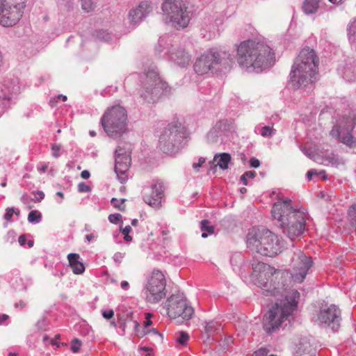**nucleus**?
Instances as JSON below:
<instances>
[{"instance_id": "obj_7", "label": "nucleus", "mask_w": 356, "mask_h": 356, "mask_svg": "<svg viewBox=\"0 0 356 356\" xmlns=\"http://www.w3.org/2000/svg\"><path fill=\"white\" fill-rule=\"evenodd\" d=\"M127 111L121 106L108 108L102 118V124L111 136L122 134L127 129Z\"/></svg>"}, {"instance_id": "obj_52", "label": "nucleus", "mask_w": 356, "mask_h": 356, "mask_svg": "<svg viewBox=\"0 0 356 356\" xmlns=\"http://www.w3.org/2000/svg\"><path fill=\"white\" fill-rule=\"evenodd\" d=\"M26 304L24 301H19L18 303L16 304V307H20L22 309L26 307Z\"/></svg>"}, {"instance_id": "obj_2", "label": "nucleus", "mask_w": 356, "mask_h": 356, "mask_svg": "<svg viewBox=\"0 0 356 356\" xmlns=\"http://www.w3.org/2000/svg\"><path fill=\"white\" fill-rule=\"evenodd\" d=\"M273 57L269 46L253 40L241 42L236 49V60L245 69L261 71L270 64Z\"/></svg>"}, {"instance_id": "obj_46", "label": "nucleus", "mask_w": 356, "mask_h": 356, "mask_svg": "<svg viewBox=\"0 0 356 356\" xmlns=\"http://www.w3.org/2000/svg\"><path fill=\"white\" fill-rule=\"evenodd\" d=\"M90 174L89 171L86 170H83L81 173V177L84 179H88L90 177Z\"/></svg>"}, {"instance_id": "obj_28", "label": "nucleus", "mask_w": 356, "mask_h": 356, "mask_svg": "<svg viewBox=\"0 0 356 356\" xmlns=\"http://www.w3.org/2000/svg\"><path fill=\"white\" fill-rule=\"evenodd\" d=\"M220 329V325L216 321H209L206 323L204 331L207 334H211Z\"/></svg>"}, {"instance_id": "obj_30", "label": "nucleus", "mask_w": 356, "mask_h": 356, "mask_svg": "<svg viewBox=\"0 0 356 356\" xmlns=\"http://www.w3.org/2000/svg\"><path fill=\"white\" fill-rule=\"evenodd\" d=\"M124 201V199L118 200L117 198H113L111 200V204L115 208L118 209L120 211H124L126 207Z\"/></svg>"}, {"instance_id": "obj_50", "label": "nucleus", "mask_w": 356, "mask_h": 356, "mask_svg": "<svg viewBox=\"0 0 356 356\" xmlns=\"http://www.w3.org/2000/svg\"><path fill=\"white\" fill-rule=\"evenodd\" d=\"M26 237L24 236H20L19 237L18 241L21 245H24L26 243Z\"/></svg>"}, {"instance_id": "obj_47", "label": "nucleus", "mask_w": 356, "mask_h": 356, "mask_svg": "<svg viewBox=\"0 0 356 356\" xmlns=\"http://www.w3.org/2000/svg\"><path fill=\"white\" fill-rule=\"evenodd\" d=\"M317 175V172L315 170H309L307 173V177L309 180H311L313 175Z\"/></svg>"}, {"instance_id": "obj_61", "label": "nucleus", "mask_w": 356, "mask_h": 356, "mask_svg": "<svg viewBox=\"0 0 356 356\" xmlns=\"http://www.w3.org/2000/svg\"><path fill=\"white\" fill-rule=\"evenodd\" d=\"M58 98H61L63 101L67 100V97L65 95H59Z\"/></svg>"}, {"instance_id": "obj_19", "label": "nucleus", "mask_w": 356, "mask_h": 356, "mask_svg": "<svg viewBox=\"0 0 356 356\" xmlns=\"http://www.w3.org/2000/svg\"><path fill=\"white\" fill-rule=\"evenodd\" d=\"M131 164V157L128 154L122 153V149L118 147L115 150V171L118 174H124L127 172Z\"/></svg>"}, {"instance_id": "obj_34", "label": "nucleus", "mask_w": 356, "mask_h": 356, "mask_svg": "<svg viewBox=\"0 0 356 356\" xmlns=\"http://www.w3.org/2000/svg\"><path fill=\"white\" fill-rule=\"evenodd\" d=\"M41 218V214L38 211H31L28 216L29 222L38 221Z\"/></svg>"}, {"instance_id": "obj_51", "label": "nucleus", "mask_w": 356, "mask_h": 356, "mask_svg": "<svg viewBox=\"0 0 356 356\" xmlns=\"http://www.w3.org/2000/svg\"><path fill=\"white\" fill-rule=\"evenodd\" d=\"M128 286H129V283H128V282H127V281H123V282H121V287H122L123 289H124V290L127 289Z\"/></svg>"}, {"instance_id": "obj_14", "label": "nucleus", "mask_w": 356, "mask_h": 356, "mask_svg": "<svg viewBox=\"0 0 356 356\" xmlns=\"http://www.w3.org/2000/svg\"><path fill=\"white\" fill-rule=\"evenodd\" d=\"M24 8L0 3V24L5 27L15 25L22 18Z\"/></svg>"}, {"instance_id": "obj_31", "label": "nucleus", "mask_w": 356, "mask_h": 356, "mask_svg": "<svg viewBox=\"0 0 356 356\" xmlns=\"http://www.w3.org/2000/svg\"><path fill=\"white\" fill-rule=\"evenodd\" d=\"M348 214L351 218V223L356 225V204H353L349 208Z\"/></svg>"}, {"instance_id": "obj_48", "label": "nucleus", "mask_w": 356, "mask_h": 356, "mask_svg": "<svg viewBox=\"0 0 356 356\" xmlns=\"http://www.w3.org/2000/svg\"><path fill=\"white\" fill-rule=\"evenodd\" d=\"M131 231V227L129 225H128L122 229V233L124 235L127 236V234H129Z\"/></svg>"}, {"instance_id": "obj_13", "label": "nucleus", "mask_w": 356, "mask_h": 356, "mask_svg": "<svg viewBox=\"0 0 356 356\" xmlns=\"http://www.w3.org/2000/svg\"><path fill=\"white\" fill-rule=\"evenodd\" d=\"M291 277L294 282H302L305 280L308 270L312 266L311 257L306 256L302 251L298 250L292 258Z\"/></svg>"}, {"instance_id": "obj_64", "label": "nucleus", "mask_w": 356, "mask_h": 356, "mask_svg": "<svg viewBox=\"0 0 356 356\" xmlns=\"http://www.w3.org/2000/svg\"><path fill=\"white\" fill-rule=\"evenodd\" d=\"M8 356H17V353H10Z\"/></svg>"}, {"instance_id": "obj_63", "label": "nucleus", "mask_w": 356, "mask_h": 356, "mask_svg": "<svg viewBox=\"0 0 356 356\" xmlns=\"http://www.w3.org/2000/svg\"><path fill=\"white\" fill-rule=\"evenodd\" d=\"M47 165H43V166H42V168H41V170H42V172H45V171H46V170H47Z\"/></svg>"}, {"instance_id": "obj_23", "label": "nucleus", "mask_w": 356, "mask_h": 356, "mask_svg": "<svg viewBox=\"0 0 356 356\" xmlns=\"http://www.w3.org/2000/svg\"><path fill=\"white\" fill-rule=\"evenodd\" d=\"M320 0H305L302 10L305 13L309 15L315 13L319 8Z\"/></svg>"}, {"instance_id": "obj_56", "label": "nucleus", "mask_w": 356, "mask_h": 356, "mask_svg": "<svg viewBox=\"0 0 356 356\" xmlns=\"http://www.w3.org/2000/svg\"><path fill=\"white\" fill-rule=\"evenodd\" d=\"M93 235L92 234H88L86 236V239L88 241H90L92 238H93Z\"/></svg>"}, {"instance_id": "obj_58", "label": "nucleus", "mask_w": 356, "mask_h": 356, "mask_svg": "<svg viewBox=\"0 0 356 356\" xmlns=\"http://www.w3.org/2000/svg\"><path fill=\"white\" fill-rule=\"evenodd\" d=\"M137 223H138V220H137V219H134V220H132V221H131V225H132L133 226H136V225H137Z\"/></svg>"}, {"instance_id": "obj_21", "label": "nucleus", "mask_w": 356, "mask_h": 356, "mask_svg": "<svg viewBox=\"0 0 356 356\" xmlns=\"http://www.w3.org/2000/svg\"><path fill=\"white\" fill-rule=\"evenodd\" d=\"M170 58L181 67H185L191 61V56L184 49H177L171 54Z\"/></svg>"}, {"instance_id": "obj_44", "label": "nucleus", "mask_w": 356, "mask_h": 356, "mask_svg": "<svg viewBox=\"0 0 356 356\" xmlns=\"http://www.w3.org/2000/svg\"><path fill=\"white\" fill-rule=\"evenodd\" d=\"M205 163V159H204V158H203V157H201V158H200V159H199L198 163H193V168L195 170H198V168H199L200 167H201V166H202V165L203 163Z\"/></svg>"}, {"instance_id": "obj_45", "label": "nucleus", "mask_w": 356, "mask_h": 356, "mask_svg": "<svg viewBox=\"0 0 356 356\" xmlns=\"http://www.w3.org/2000/svg\"><path fill=\"white\" fill-rule=\"evenodd\" d=\"M250 165L253 168H258L260 165V161L256 158H252L250 160Z\"/></svg>"}, {"instance_id": "obj_60", "label": "nucleus", "mask_w": 356, "mask_h": 356, "mask_svg": "<svg viewBox=\"0 0 356 356\" xmlns=\"http://www.w3.org/2000/svg\"><path fill=\"white\" fill-rule=\"evenodd\" d=\"M56 195H58L62 199L64 197V195H63V193L62 192H57Z\"/></svg>"}, {"instance_id": "obj_41", "label": "nucleus", "mask_w": 356, "mask_h": 356, "mask_svg": "<svg viewBox=\"0 0 356 356\" xmlns=\"http://www.w3.org/2000/svg\"><path fill=\"white\" fill-rule=\"evenodd\" d=\"M60 149V146L58 145H53L51 147L52 156L55 158H58L59 154V151Z\"/></svg>"}, {"instance_id": "obj_25", "label": "nucleus", "mask_w": 356, "mask_h": 356, "mask_svg": "<svg viewBox=\"0 0 356 356\" xmlns=\"http://www.w3.org/2000/svg\"><path fill=\"white\" fill-rule=\"evenodd\" d=\"M200 229L202 232V238H207L208 236V234H211L214 232L213 227L211 225L210 222L207 220H204L201 222Z\"/></svg>"}, {"instance_id": "obj_11", "label": "nucleus", "mask_w": 356, "mask_h": 356, "mask_svg": "<svg viewBox=\"0 0 356 356\" xmlns=\"http://www.w3.org/2000/svg\"><path fill=\"white\" fill-rule=\"evenodd\" d=\"M165 307L168 316L174 319L181 317L183 319L189 320L194 314L193 308L188 305L183 294L172 295L168 298Z\"/></svg>"}, {"instance_id": "obj_8", "label": "nucleus", "mask_w": 356, "mask_h": 356, "mask_svg": "<svg viewBox=\"0 0 356 356\" xmlns=\"http://www.w3.org/2000/svg\"><path fill=\"white\" fill-rule=\"evenodd\" d=\"M162 10L165 15V20L174 28L180 29L188 26L190 17L182 0H165Z\"/></svg>"}, {"instance_id": "obj_39", "label": "nucleus", "mask_w": 356, "mask_h": 356, "mask_svg": "<svg viewBox=\"0 0 356 356\" xmlns=\"http://www.w3.org/2000/svg\"><path fill=\"white\" fill-rule=\"evenodd\" d=\"M78 191L80 193L88 192L90 191V188L89 186H88L85 183L81 182V183H79L78 185Z\"/></svg>"}, {"instance_id": "obj_10", "label": "nucleus", "mask_w": 356, "mask_h": 356, "mask_svg": "<svg viewBox=\"0 0 356 356\" xmlns=\"http://www.w3.org/2000/svg\"><path fill=\"white\" fill-rule=\"evenodd\" d=\"M356 124V117L354 114H349L340 117L336 124L330 132L333 138H338L341 143L349 147H353L355 144L354 138L351 131Z\"/></svg>"}, {"instance_id": "obj_38", "label": "nucleus", "mask_w": 356, "mask_h": 356, "mask_svg": "<svg viewBox=\"0 0 356 356\" xmlns=\"http://www.w3.org/2000/svg\"><path fill=\"white\" fill-rule=\"evenodd\" d=\"M102 316L106 319H111L114 316V311L113 309L104 310L102 312Z\"/></svg>"}, {"instance_id": "obj_18", "label": "nucleus", "mask_w": 356, "mask_h": 356, "mask_svg": "<svg viewBox=\"0 0 356 356\" xmlns=\"http://www.w3.org/2000/svg\"><path fill=\"white\" fill-rule=\"evenodd\" d=\"M340 319V311L334 305H330L326 309H321L316 321L318 324L330 325V323H338Z\"/></svg>"}, {"instance_id": "obj_24", "label": "nucleus", "mask_w": 356, "mask_h": 356, "mask_svg": "<svg viewBox=\"0 0 356 356\" xmlns=\"http://www.w3.org/2000/svg\"><path fill=\"white\" fill-rule=\"evenodd\" d=\"M177 343L181 346H186L189 340V334L184 331L177 332L175 336Z\"/></svg>"}, {"instance_id": "obj_53", "label": "nucleus", "mask_w": 356, "mask_h": 356, "mask_svg": "<svg viewBox=\"0 0 356 356\" xmlns=\"http://www.w3.org/2000/svg\"><path fill=\"white\" fill-rule=\"evenodd\" d=\"M247 179H248V178L244 175V174L241 177V180L243 183L244 185L248 184Z\"/></svg>"}, {"instance_id": "obj_1", "label": "nucleus", "mask_w": 356, "mask_h": 356, "mask_svg": "<svg viewBox=\"0 0 356 356\" xmlns=\"http://www.w3.org/2000/svg\"><path fill=\"white\" fill-rule=\"evenodd\" d=\"M252 277L256 285L263 289L266 296L278 298L275 305L263 318V327L268 333L277 330L292 312L296 309L300 293L295 289L284 288L288 273L275 269L264 262L252 264Z\"/></svg>"}, {"instance_id": "obj_9", "label": "nucleus", "mask_w": 356, "mask_h": 356, "mask_svg": "<svg viewBox=\"0 0 356 356\" xmlns=\"http://www.w3.org/2000/svg\"><path fill=\"white\" fill-rule=\"evenodd\" d=\"M166 280L163 273L158 270L152 271L145 287V300L149 304H156L166 296Z\"/></svg>"}, {"instance_id": "obj_42", "label": "nucleus", "mask_w": 356, "mask_h": 356, "mask_svg": "<svg viewBox=\"0 0 356 356\" xmlns=\"http://www.w3.org/2000/svg\"><path fill=\"white\" fill-rule=\"evenodd\" d=\"M152 317V314L150 313L145 314V321L144 322V326L145 328L149 327L152 324V321L151 318Z\"/></svg>"}, {"instance_id": "obj_32", "label": "nucleus", "mask_w": 356, "mask_h": 356, "mask_svg": "<svg viewBox=\"0 0 356 356\" xmlns=\"http://www.w3.org/2000/svg\"><path fill=\"white\" fill-rule=\"evenodd\" d=\"M19 213H20L19 210L17 209H13V208L7 209L4 218L6 220L8 221L12 218L14 213L16 214L17 216H19Z\"/></svg>"}, {"instance_id": "obj_62", "label": "nucleus", "mask_w": 356, "mask_h": 356, "mask_svg": "<svg viewBox=\"0 0 356 356\" xmlns=\"http://www.w3.org/2000/svg\"><path fill=\"white\" fill-rule=\"evenodd\" d=\"M240 191L241 193H245L247 191V189L245 188H241Z\"/></svg>"}, {"instance_id": "obj_15", "label": "nucleus", "mask_w": 356, "mask_h": 356, "mask_svg": "<svg viewBox=\"0 0 356 356\" xmlns=\"http://www.w3.org/2000/svg\"><path fill=\"white\" fill-rule=\"evenodd\" d=\"M152 10V3L149 1H142L136 7L130 10L128 19L130 24L136 25L145 18Z\"/></svg>"}, {"instance_id": "obj_5", "label": "nucleus", "mask_w": 356, "mask_h": 356, "mask_svg": "<svg viewBox=\"0 0 356 356\" xmlns=\"http://www.w3.org/2000/svg\"><path fill=\"white\" fill-rule=\"evenodd\" d=\"M318 58L315 51L304 48L300 52L291 72V81L294 85L306 86L316 79Z\"/></svg>"}, {"instance_id": "obj_6", "label": "nucleus", "mask_w": 356, "mask_h": 356, "mask_svg": "<svg viewBox=\"0 0 356 356\" xmlns=\"http://www.w3.org/2000/svg\"><path fill=\"white\" fill-rule=\"evenodd\" d=\"M232 62L231 55L226 51L210 50L197 59L194 64V70L197 74L204 75L218 65L227 69L230 67Z\"/></svg>"}, {"instance_id": "obj_33", "label": "nucleus", "mask_w": 356, "mask_h": 356, "mask_svg": "<svg viewBox=\"0 0 356 356\" xmlns=\"http://www.w3.org/2000/svg\"><path fill=\"white\" fill-rule=\"evenodd\" d=\"M275 132L273 127L265 126L261 129V135L263 137H268L271 136Z\"/></svg>"}, {"instance_id": "obj_40", "label": "nucleus", "mask_w": 356, "mask_h": 356, "mask_svg": "<svg viewBox=\"0 0 356 356\" xmlns=\"http://www.w3.org/2000/svg\"><path fill=\"white\" fill-rule=\"evenodd\" d=\"M356 29V19H354L353 20L350 21V23L348 25V31L349 33H354Z\"/></svg>"}, {"instance_id": "obj_36", "label": "nucleus", "mask_w": 356, "mask_h": 356, "mask_svg": "<svg viewBox=\"0 0 356 356\" xmlns=\"http://www.w3.org/2000/svg\"><path fill=\"white\" fill-rule=\"evenodd\" d=\"M122 218V216L119 213L110 214L108 220L111 222L118 224Z\"/></svg>"}, {"instance_id": "obj_57", "label": "nucleus", "mask_w": 356, "mask_h": 356, "mask_svg": "<svg viewBox=\"0 0 356 356\" xmlns=\"http://www.w3.org/2000/svg\"><path fill=\"white\" fill-rule=\"evenodd\" d=\"M124 239L127 241H131L132 238L129 235V234L127 235H124Z\"/></svg>"}, {"instance_id": "obj_20", "label": "nucleus", "mask_w": 356, "mask_h": 356, "mask_svg": "<svg viewBox=\"0 0 356 356\" xmlns=\"http://www.w3.org/2000/svg\"><path fill=\"white\" fill-rule=\"evenodd\" d=\"M80 256L77 253H70L67 255V259L70 266L74 274H82L85 270L83 264L79 260Z\"/></svg>"}, {"instance_id": "obj_59", "label": "nucleus", "mask_w": 356, "mask_h": 356, "mask_svg": "<svg viewBox=\"0 0 356 356\" xmlns=\"http://www.w3.org/2000/svg\"><path fill=\"white\" fill-rule=\"evenodd\" d=\"M331 3H340L342 0H329Z\"/></svg>"}, {"instance_id": "obj_22", "label": "nucleus", "mask_w": 356, "mask_h": 356, "mask_svg": "<svg viewBox=\"0 0 356 356\" xmlns=\"http://www.w3.org/2000/svg\"><path fill=\"white\" fill-rule=\"evenodd\" d=\"M231 155L228 153L216 154L213 158L215 166H218L222 170H227L231 161Z\"/></svg>"}, {"instance_id": "obj_12", "label": "nucleus", "mask_w": 356, "mask_h": 356, "mask_svg": "<svg viewBox=\"0 0 356 356\" xmlns=\"http://www.w3.org/2000/svg\"><path fill=\"white\" fill-rule=\"evenodd\" d=\"M166 87V83L162 81L156 72H149L140 91V96L147 102H154Z\"/></svg>"}, {"instance_id": "obj_29", "label": "nucleus", "mask_w": 356, "mask_h": 356, "mask_svg": "<svg viewBox=\"0 0 356 356\" xmlns=\"http://www.w3.org/2000/svg\"><path fill=\"white\" fill-rule=\"evenodd\" d=\"M27 0H0V3L10 4L25 8Z\"/></svg>"}, {"instance_id": "obj_55", "label": "nucleus", "mask_w": 356, "mask_h": 356, "mask_svg": "<svg viewBox=\"0 0 356 356\" xmlns=\"http://www.w3.org/2000/svg\"><path fill=\"white\" fill-rule=\"evenodd\" d=\"M8 318V316L6 315V314H3L1 317V322L3 321H6Z\"/></svg>"}, {"instance_id": "obj_3", "label": "nucleus", "mask_w": 356, "mask_h": 356, "mask_svg": "<svg viewBox=\"0 0 356 356\" xmlns=\"http://www.w3.org/2000/svg\"><path fill=\"white\" fill-rule=\"evenodd\" d=\"M273 217L277 220L284 232L291 239L299 236L305 229V214L294 209L289 200L275 202L271 210Z\"/></svg>"}, {"instance_id": "obj_16", "label": "nucleus", "mask_w": 356, "mask_h": 356, "mask_svg": "<svg viewBox=\"0 0 356 356\" xmlns=\"http://www.w3.org/2000/svg\"><path fill=\"white\" fill-rule=\"evenodd\" d=\"M164 193V187L161 183H156L151 187L150 191L145 193L143 200L146 204L154 209L161 207V199Z\"/></svg>"}, {"instance_id": "obj_27", "label": "nucleus", "mask_w": 356, "mask_h": 356, "mask_svg": "<svg viewBox=\"0 0 356 356\" xmlns=\"http://www.w3.org/2000/svg\"><path fill=\"white\" fill-rule=\"evenodd\" d=\"M81 8L86 13L93 11L95 8L94 0H81Z\"/></svg>"}, {"instance_id": "obj_17", "label": "nucleus", "mask_w": 356, "mask_h": 356, "mask_svg": "<svg viewBox=\"0 0 356 356\" xmlns=\"http://www.w3.org/2000/svg\"><path fill=\"white\" fill-rule=\"evenodd\" d=\"M177 135L175 126H169L161 134L159 140V148L165 153L171 152L174 147L175 138Z\"/></svg>"}, {"instance_id": "obj_43", "label": "nucleus", "mask_w": 356, "mask_h": 356, "mask_svg": "<svg viewBox=\"0 0 356 356\" xmlns=\"http://www.w3.org/2000/svg\"><path fill=\"white\" fill-rule=\"evenodd\" d=\"M138 332V335L140 337H144L145 334H149V333H153L155 335H157L159 337H161V335L157 332V330L156 329H152V330H149L148 331H146V332H144V333L143 334H140L138 332V331H137Z\"/></svg>"}, {"instance_id": "obj_4", "label": "nucleus", "mask_w": 356, "mask_h": 356, "mask_svg": "<svg viewBox=\"0 0 356 356\" xmlns=\"http://www.w3.org/2000/svg\"><path fill=\"white\" fill-rule=\"evenodd\" d=\"M247 246L266 257H275L282 252V244L278 236L264 227H252L246 236Z\"/></svg>"}, {"instance_id": "obj_35", "label": "nucleus", "mask_w": 356, "mask_h": 356, "mask_svg": "<svg viewBox=\"0 0 356 356\" xmlns=\"http://www.w3.org/2000/svg\"><path fill=\"white\" fill-rule=\"evenodd\" d=\"M81 346V342L78 339H74L72 341L71 350L73 353H78L80 350Z\"/></svg>"}, {"instance_id": "obj_54", "label": "nucleus", "mask_w": 356, "mask_h": 356, "mask_svg": "<svg viewBox=\"0 0 356 356\" xmlns=\"http://www.w3.org/2000/svg\"><path fill=\"white\" fill-rule=\"evenodd\" d=\"M38 195L39 196V197H38V200H40V199H43L44 197V194L43 193V192L40 191V192H38Z\"/></svg>"}, {"instance_id": "obj_49", "label": "nucleus", "mask_w": 356, "mask_h": 356, "mask_svg": "<svg viewBox=\"0 0 356 356\" xmlns=\"http://www.w3.org/2000/svg\"><path fill=\"white\" fill-rule=\"evenodd\" d=\"M255 172L254 171H248L244 173V175L247 177V178H253L255 177Z\"/></svg>"}, {"instance_id": "obj_37", "label": "nucleus", "mask_w": 356, "mask_h": 356, "mask_svg": "<svg viewBox=\"0 0 356 356\" xmlns=\"http://www.w3.org/2000/svg\"><path fill=\"white\" fill-rule=\"evenodd\" d=\"M269 351L266 348H260L255 351L253 356H275L274 355H268Z\"/></svg>"}, {"instance_id": "obj_26", "label": "nucleus", "mask_w": 356, "mask_h": 356, "mask_svg": "<svg viewBox=\"0 0 356 356\" xmlns=\"http://www.w3.org/2000/svg\"><path fill=\"white\" fill-rule=\"evenodd\" d=\"M312 348L311 346L307 344L305 346L300 344L296 350L298 356H310L312 355Z\"/></svg>"}]
</instances>
